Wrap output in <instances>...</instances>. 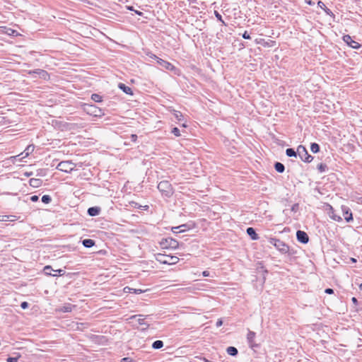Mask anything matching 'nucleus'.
Wrapping results in <instances>:
<instances>
[{
	"label": "nucleus",
	"mask_w": 362,
	"mask_h": 362,
	"mask_svg": "<svg viewBox=\"0 0 362 362\" xmlns=\"http://www.w3.org/2000/svg\"><path fill=\"white\" fill-rule=\"evenodd\" d=\"M82 108L88 115L95 117H101L105 115L103 109L100 108L92 103H84L82 105Z\"/></svg>",
	"instance_id": "f257e3e1"
},
{
	"label": "nucleus",
	"mask_w": 362,
	"mask_h": 362,
	"mask_svg": "<svg viewBox=\"0 0 362 362\" xmlns=\"http://www.w3.org/2000/svg\"><path fill=\"white\" fill-rule=\"evenodd\" d=\"M156 260L163 264H175L178 262L179 258L177 256L157 253L155 255Z\"/></svg>",
	"instance_id": "f03ea898"
},
{
	"label": "nucleus",
	"mask_w": 362,
	"mask_h": 362,
	"mask_svg": "<svg viewBox=\"0 0 362 362\" xmlns=\"http://www.w3.org/2000/svg\"><path fill=\"white\" fill-rule=\"evenodd\" d=\"M157 188L163 197L168 198L170 197L174 193L173 186L168 180L160 181L158 183Z\"/></svg>",
	"instance_id": "7ed1b4c3"
},
{
	"label": "nucleus",
	"mask_w": 362,
	"mask_h": 362,
	"mask_svg": "<svg viewBox=\"0 0 362 362\" xmlns=\"http://www.w3.org/2000/svg\"><path fill=\"white\" fill-rule=\"evenodd\" d=\"M159 244L162 249H177L179 247L178 241L171 237L162 238Z\"/></svg>",
	"instance_id": "20e7f679"
},
{
	"label": "nucleus",
	"mask_w": 362,
	"mask_h": 362,
	"mask_svg": "<svg viewBox=\"0 0 362 362\" xmlns=\"http://www.w3.org/2000/svg\"><path fill=\"white\" fill-rule=\"evenodd\" d=\"M197 226V223L194 221H189L186 223L182 224L180 226L172 227L171 230L174 233H184L185 231L195 228Z\"/></svg>",
	"instance_id": "39448f33"
},
{
	"label": "nucleus",
	"mask_w": 362,
	"mask_h": 362,
	"mask_svg": "<svg viewBox=\"0 0 362 362\" xmlns=\"http://www.w3.org/2000/svg\"><path fill=\"white\" fill-rule=\"evenodd\" d=\"M76 164L71 160L61 161L57 166V169L64 173H71L74 170Z\"/></svg>",
	"instance_id": "423d86ee"
},
{
	"label": "nucleus",
	"mask_w": 362,
	"mask_h": 362,
	"mask_svg": "<svg viewBox=\"0 0 362 362\" xmlns=\"http://www.w3.org/2000/svg\"><path fill=\"white\" fill-rule=\"evenodd\" d=\"M297 153L302 160L306 163H310L313 157L310 156L303 146H299L297 148Z\"/></svg>",
	"instance_id": "0eeeda50"
},
{
	"label": "nucleus",
	"mask_w": 362,
	"mask_h": 362,
	"mask_svg": "<svg viewBox=\"0 0 362 362\" xmlns=\"http://www.w3.org/2000/svg\"><path fill=\"white\" fill-rule=\"evenodd\" d=\"M274 245L279 251H280L283 254L287 253L289 250V247L284 242L279 240H276L274 243Z\"/></svg>",
	"instance_id": "6e6552de"
},
{
	"label": "nucleus",
	"mask_w": 362,
	"mask_h": 362,
	"mask_svg": "<svg viewBox=\"0 0 362 362\" xmlns=\"http://www.w3.org/2000/svg\"><path fill=\"white\" fill-rule=\"evenodd\" d=\"M256 333L253 331H248L247 335V343L249 344V346L255 349V348L258 347V344L255 343V338Z\"/></svg>",
	"instance_id": "1a4fd4ad"
},
{
	"label": "nucleus",
	"mask_w": 362,
	"mask_h": 362,
	"mask_svg": "<svg viewBox=\"0 0 362 362\" xmlns=\"http://www.w3.org/2000/svg\"><path fill=\"white\" fill-rule=\"evenodd\" d=\"M158 64H159L161 67L170 70V71H174L176 69L175 66L170 63L169 62H167L161 58H159L157 62Z\"/></svg>",
	"instance_id": "9d476101"
},
{
	"label": "nucleus",
	"mask_w": 362,
	"mask_h": 362,
	"mask_svg": "<svg viewBox=\"0 0 362 362\" xmlns=\"http://www.w3.org/2000/svg\"><path fill=\"white\" fill-rule=\"evenodd\" d=\"M343 40L348 45H349L350 47H351L352 48L354 49H358L360 47H361V45L353 40L351 37L350 35H344L343 37Z\"/></svg>",
	"instance_id": "9b49d317"
},
{
	"label": "nucleus",
	"mask_w": 362,
	"mask_h": 362,
	"mask_svg": "<svg viewBox=\"0 0 362 362\" xmlns=\"http://www.w3.org/2000/svg\"><path fill=\"white\" fill-rule=\"evenodd\" d=\"M141 316V315H132L130 317V319L136 320L137 323L140 325H144L145 327L141 329V330L144 331V330L147 329L149 327L150 325L145 321L144 318H141L140 317Z\"/></svg>",
	"instance_id": "f8f14e48"
},
{
	"label": "nucleus",
	"mask_w": 362,
	"mask_h": 362,
	"mask_svg": "<svg viewBox=\"0 0 362 362\" xmlns=\"http://www.w3.org/2000/svg\"><path fill=\"white\" fill-rule=\"evenodd\" d=\"M297 240L302 243H307L309 240L308 234L302 230H298L296 233Z\"/></svg>",
	"instance_id": "ddd939ff"
},
{
	"label": "nucleus",
	"mask_w": 362,
	"mask_h": 362,
	"mask_svg": "<svg viewBox=\"0 0 362 362\" xmlns=\"http://www.w3.org/2000/svg\"><path fill=\"white\" fill-rule=\"evenodd\" d=\"M29 74H37L40 76V78L45 79L48 76V73L47 71L40 69H36L34 70L29 71Z\"/></svg>",
	"instance_id": "4468645a"
},
{
	"label": "nucleus",
	"mask_w": 362,
	"mask_h": 362,
	"mask_svg": "<svg viewBox=\"0 0 362 362\" xmlns=\"http://www.w3.org/2000/svg\"><path fill=\"white\" fill-rule=\"evenodd\" d=\"M101 212V208L100 206H91L87 210V214L90 216H98Z\"/></svg>",
	"instance_id": "2eb2a0df"
},
{
	"label": "nucleus",
	"mask_w": 362,
	"mask_h": 362,
	"mask_svg": "<svg viewBox=\"0 0 362 362\" xmlns=\"http://www.w3.org/2000/svg\"><path fill=\"white\" fill-rule=\"evenodd\" d=\"M327 214H328L329 216L334 221L339 222L342 220V218L340 216H338L335 214V211H334L333 207L330 205H329V209H328Z\"/></svg>",
	"instance_id": "dca6fc26"
},
{
	"label": "nucleus",
	"mask_w": 362,
	"mask_h": 362,
	"mask_svg": "<svg viewBox=\"0 0 362 362\" xmlns=\"http://www.w3.org/2000/svg\"><path fill=\"white\" fill-rule=\"evenodd\" d=\"M118 88L122 91H123L124 93H126L127 95H134L132 89L129 86H127L126 84H124L123 83H119Z\"/></svg>",
	"instance_id": "f3484780"
},
{
	"label": "nucleus",
	"mask_w": 362,
	"mask_h": 362,
	"mask_svg": "<svg viewBox=\"0 0 362 362\" xmlns=\"http://www.w3.org/2000/svg\"><path fill=\"white\" fill-rule=\"evenodd\" d=\"M246 233L252 240H256L259 239V235L254 228L248 227L246 230Z\"/></svg>",
	"instance_id": "a211bd4d"
},
{
	"label": "nucleus",
	"mask_w": 362,
	"mask_h": 362,
	"mask_svg": "<svg viewBox=\"0 0 362 362\" xmlns=\"http://www.w3.org/2000/svg\"><path fill=\"white\" fill-rule=\"evenodd\" d=\"M2 28L4 29L3 32L9 36L17 37L20 35L19 33L16 30L7 27H2Z\"/></svg>",
	"instance_id": "6ab92c4d"
},
{
	"label": "nucleus",
	"mask_w": 362,
	"mask_h": 362,
	"mask_svg": "<svg viewBox=\"0 0 362 362\" xmlns=\"http://www.w3.org/2000/svg\"><path fill=\"white\" fill-rule=\"evenodd\" d=\"M43 183V181L39 178H30L29 180V184L31 187L34 188H37L40 187Z\"/></svg>",
	"instance_id": "aec40b11"
},
{
	"label": "nucleus",
	"mask_w": 362,
	"mask_h": 362,
	"mask_svg": "<svg viewBox=\"0 0 362 362\" xmlns=\"http://www.w3.org/2000/svg\"><path fill=\"white\" fill-rule=\"evenodd\" d=\"M82 245L86 248H90L95 245V241L90 238H86L81 240Z\"/></svg>",
	"instance_id": "412c9836"
},
{
	"label": "nucleus",
	"mask_w": 362,
	"mask_h": 362,
	"mask_svg": "<svg viewBox=\"0 0 362 362\" xmlns=\"http://www.w3.org/2000/svg\"><path fill=\"white\" fill-rule=\"evenodd\" d=\"M341 209L344 213V219L347 222H349L350 221H351L353 219V217H352V214H351V212H350L349 209L345 206H342Z\"/></svg>",
	"instance_id": "4be33fe9"
},
{
	"label": "nucleus",
	"mask_w": 362,
	"mask_h": 362,
	"mask_svg": "<svg viewBox=\"0 0 362 362\" xmlns=\"http://www.w3.org/2000/svg\"><path fill=\"white\" fill-rule=\"evenodd\" d=\"M226 353L231 356H236L238 354V349L235 346H228L226 349Z\"/></svg>",
	"instance_id": "5701e85b"
},
{
	"label": "nucleus",
	"mask_w": 362,
	"mask_h": 362,
	"mask_svg": "<svg viewBox=\"0 0 362 362\" xmlns=\"http://www.w3.org/2000/svg\"><path fill=\"white\" fill-rule=\"evenodd\" d=\"M55 270L52 269V266L50 265H46L43 268V273L45 275L48 276H53V274H52V272H54Z\"/></svg>",
	"instance_id": "b1692460"
},
{
	"label": "nucleus",
	"mask_w": 362,
	"mask_h": 362,
	"mask_svg": "<svg viewBox=\"0 0 362 362\" xmlns=\"http://www.w3.org/2000/svg\"><path fill=\"white\" fill-rule=\"evenodd\" d=\"M74 305L70 304V303H66L65 305H64L59 310L62 313H70L72 311V308L74 307Z\"/></svg>",
	"instance_id": "393cba45"
},
{
	"label": "nucleus",
	"mask_w": 362,
	"mask_h": 362,
	"mask_svg": "<svg viewBox=\"0 0 362 362\" xmlns=\"http://www.w3.org/2000/svg\"><path fill=\"white\" fill-rule=\"evenodd\" d=\"M90 98L93 101L97 103H100L103 102V96L98 93H93L90 96Z\"/></svg>",
	"instance_id": "a878e982"
},
{
	"label": "nucleus",
	"mask_w": 362,
	"mask_h": 362,
	"mask_svg": "<svg viewBox=\"0 0 362 362\" xmlns=\"http://www.w3.org/2000/svg\"><path fill=\"white\" fill-rule=\"evenodd\" d=\"M164 345V343L162 340H156L153 342L151 346L153 349H160Z\"/></svg>",
	"instance_id": "bb28decb"
},
{
	"label": "nucleus",
	"mask_w": 362,
	"mask_h": 362,
	"mask_svg": "<svg viewBox=\"0 0 362 362\" xmlns=\"http://www.w3.org/2000/svg\"><path fill=\"white\" fill-rule=\"evenodd\" d=\"M274 168H275V170L278 173H283L285 170L284 165L281 163H279V162H276L274 164Z\"/></svg>",
	"instance_id": "cd10ccee"
},
{
	"label": "nucleus",
	"mask_w": 362,
	"mask_h": 362,
	"mask_svg": "<svg viewBox=\"0 0 362 362\" xmlns=\"http://www.w3.org/2000/svg\"><path fill=\"white\" fill-rule=\"evenodd\" d=\"M35 149V145L34 144H30L28 145L23 153H25V156H29L30 153H33Z\"/></svg>",
	"instance_id": "c85d7f7f"
},
{
	"label": "nucleus",
	"mask_w": 362,
	"mask_h": 362,
	"mask_svg": "<svg viewBox=\"0 0 362 362\" xmlns=\"http://www.w3.org/2000/svg\"><path fill=\"white\" fill-rule=\"evenodd\" d=\"M52 199L50 195L49 194H44L42 198L41 201L45 204H48L52 202Z\"/></svg>",
	"instance_id": "c756f323"
},
{
	"label": "nucleus",
	"mask_w": 362,
	"mask_h": 362,
	"mask_svg": "<svg viewBox=\"0 0 362 362\" xmlns=\"http://www.w3.org/2000/svg\"><path fill=\"white\" fill-rule=\"evenodd\" d=\"M88 328V324L87 323H76V330L83 331L85 329Z\"/></svg>",
	"instance_id": "7c9ffc66"
},
{
	"label": "nucleus",
	"mask_w": 362,
	"mask_h": 362,
	"mask_svg": "<svg viewBox=\"0 0 362 362\" xmlns=\"http://www.w3.org/2000/svg\"><path fill=\"white\" fill-rule=\"evenodd\" d=\"M173 115L178 121L182 120L184 117L182 112L175 110H173Z\"/></svg>",
	"instance_id": "2f4dec72"
},
{
	"label": "nucleus",
	"mask_w": 362,
	"mask_h": 362,
	"mask_svg": "<svg viewBox=\"0 0 362 362\" xmlns=\"http://www.w3.org/2000/svg\"><path fill=\"white\" fill-rule=\"evenodd\" d=\"M286 156L288 157L296 156L298 155L297 151H295L293 148H287L286 151Z\"/></svg>",
	"instance_id": "473e14b6"
},
{
	"label": "nucleus",
	"mask_w": 362,
	"mask_h": 362,
	"mask_svg": "<svg viewBox=\"0 0 362 362\" xmlns=\"http://www.w3.org/2000/svg\"><path fill=\"white\" fill-rule=\"evenodd\" d=\"M54 274H53V276H62L66 274L65 270L62 269H59L54 271Z\"/></svg>",
	"instance_id": "72a5a7b5"
},
{
	"label": "nucleus",
	"mask_w": 362,
	"mask_h": 362,
	"mask_svg": "<svg viewBox=\"0 0 362 362\" xmlns=\"http://www.w3.org/2000/svg\"><path fill=\"white\" fill-rule=\"evenodd\" d=\"M310 150L313 153H315L320 151V146L316 143H313L310 146Z\"/></svg>",
	"instance_id": "f704fd0d"
},
{
	"label": "nucleus",
	"mask_w": 362,
	"mask_h": 362,
	"mask_svg": "<svg viewBox=\"0 0 362 362\" xmlns=\"http://www.w3.org/2000/svg\"><path fill=\"white\" fill-rule=\"evenodd\" d=\"M128 288L129 290V293H135V294H141L144 293V291L139 288H132L129 287H126L124 289Z\"/></svg>",
	"instance_id": "c9c22d12"
},
{
	"label": "nucleus",
	"mask_w": 362,
	"mask_h": 362,
	"mask_svg": "<svg viewBox=\"0 0 362 362\" xmlns=\"http://www.w3.org/2000/svg\"><path fill=\"white\" fill-rule=\"evenodd\" d=\"M37 177H44L46 175V170L45 169H42V168H40V169H38L36 172V175H35Z\"/></svg>",
	"instance_id": "e433bc0d"
},
{
	"label": "nucleus",
	"mask_w": 362,
	"mask_h": 362,
	"mask_svg": "<svg viewBox=\"0 0 362 362\" xmlns=\"http://www.w3.org/2000/svg\"><path fill=\"white\" fill-rule=\"evenodd\" d=\"M214 16L216 18L218 21L225 24V22L223 20L222 16L217 11H214Z\"/></svg>",
	"instance_id": "4c0bfd02"
},
{
	"label": "nucleus",
	"mask_w": 362,
	"mask_h": 362,
	"mask_svg": "<svg viewBox=\"0 0 362 362\" xmlns=\"http://www.w3.org/2000/svg\"><path fill=\"white\" fill-rule=\"evenodd\" d=\"M171 133L177 137L180 136V131L177 127L172 129Z\"/></svg>",
	"instance_id": "58836bf2"
},
{
	"label": "nucleus",
	"mask_w": 362,
	"mask_h": 362,
	"mask_svg": "<svg viewBox=\"0 0 362 362\" xmlns=\"http://www.w3.org/2000/svg\"><path fill=\"white\" fill-rule=\"evenodd\" d=\"M132 204H134V207H136L137 209H144L145 211L148 210V205L141 206V205L139 204L136 202H132Z\"/></svg>",
	"instance_id": "ea45409f"
},
{
	"label": "nucleus",
	"mask_w": 362,
	"mask_h": 362,
	"mask_svg": "<svg viewBox=\"0 0 362 362\" xmlns=\"http://www.w3.org/2000/svg\"><path fill=\"white\" fill-rule=\"evenodd\" d=\"M21 357V356H18L17 357H13V356H8L6 358L7 362H18V359Z\"/></svg>",
	"instance_id": "a19ab883"
},
{
	"label": "nucleus",
	"mask_w": 362,
	"mask_h": 362,
	"mask_svg": "<svg viewBox=\"0 0 362 362\" xmlns=\"http://www.w3.org/2000/svg\"><path fill=\"white\" fill-rule=\"evenodd\" d=\"M317 169L320 171V172H325L327 169V165H325V164H322V163H320L317 165Z\"/></svg>",
	"instance_id": "79ce46f5"
},
{
	"label": "nucleus",
	"mask_w": 362,
	"mask_h": 362,
	"mask_svg": "<svg viewBox=\"0 0 362 362\" xmlns=\"http://www.w3.org/2000/svg\"><path fill=\"white\" fill-rule=\"evenodd\" d=\"M29 307V303L27 302V301H23L21 302V308L23 309V310H25L27 308H28Z\"/></svg>",
	"instance_id": "37998d69"
},
{
	"label": "nucleus",
	"mask_w": 362,
	"mask_h": 362,
	"mask_svg": "<svg viewBox=\"0 0 362 362\" xmlns=\"http://www.w3.org/2000/svg\"><path fill=\"white\" fill-rule=\"evenodd\" d=\"M242 37L245 40H250L251 38L250 34L247 30L243 33Z\"/></svg>",
	"instance_id": "c03bdc74"
},
{
	"label": "nucleus",
	"mask_w": 362,
	"mask_h": 362,
	"mask_svg": "<svg viewBox=\"0 0 362 362\" xmlns=\"http://www.w3.org/2000/svg\"><path fill=\"white\" fill-rule=\"evenodd\" d=\"M11 216H8V215H3V216H0V221H8V218ZM13 217H14L13 216H12Z\"/></svg>",
	"instance_id": "a18cd8bd"
},
{
	"label": "nucleus",
	"mask_w": 362,
	"mask_h": 362,
	"mask_svg": "<svg viewBox=\"0 0 362 362\" xmlns=\"http://www.w3.org/2000/svg\"><path fill=\"white\" fill-rule=\"evenodd\" d=\"M30 200L32 202H37L39 200V196H38V195H32V196L30 197Z\"/></svg>",
	"instance_id": "49530a36"
},
{
	"label": "nucleus",
	"mask_w": 362,
	"mask_h": 362,
	"mask_svg": "<svg viewBox=\"0 0 362 362\" xmlns=\"http://www.w3.org/2000/svg\"><path fill=\"white\" fill-rule=\"evenodd\" d=\"M120 362H135V361L129 357H124L121 359Z\"/></svg>",
	"instance_id": "de8ad7c7"
},
{
	"label": "nucleus",
	"mask_w": 362,
	"mask_h": 362,
	"mask_svg": "<svg viewBox=\"0 0 362 362\" xmlns=\"http://www.w3.org/2000/svg\"><path fill=\"white\" fill-rule=\"evenodd\" d=\"M147 55H148L150 58L153 59H155V60H156V61L159 59V57H157L156 54H153L152 52H148V53H147Z\"/></svg>",
	"instance_id": "09e8293b"
},
{
	"label": "nucleus",
	"mask_w": 362,
	"mask_h": 362,
	"mask_svg": "<svg viewBox=\"0 0 362 362\" xmlns=\"http://www.w3.org/2000/svg\"><path fill=\"white\" fill-rule=\"evenodd\" d=\"M138 136L135 134H132L130 136V139L132 142H136L137 141Z\"/></svg>",
	"instance_id": "8fccbe9b"
},
{
	"label": "nucleus",
	"mask_w": 362,
	"mask_h": 362,
	"mask_svg": "<svg viewBox=\"0 0 362 362\" xmlns=\"http://www.w3.org/2000/svg\"><path fill=\"white\" fill-rule=\"evenodd\" d=\"M223 325V320L222 319H218V320L216 321V327H221V325Z\"/></svg>",
	"instance_id": "3c124183"
},
{
	"label": "nucleus",
	"mask_w": 362,
	"mask_h": 362,
	"mask_svg": "<svg viewBox=\"0 0 362 362\" xmlns=\"http://www.w3.org/2000/svg\"><path fill=\"white\" fill-rule=\"evenodd\" d=\"M298 204H295L291 207L292 211L296 212L298 211Z\"/></svg>",
	"instance_id": "603ef678"
},
{
	"label": "nucleus",
	"mask_w": 362,
	"mask_h": 362,
	"mask_svg": "<svg viewBox=\"0 0 362 362\" xmlns=\"http://www.w3.org/2000/svg\"><path fill=\"white\" fill-rule=\"evenodd\" d=\"M202 276H204V277H208V276H211L210 275V272L209 271H204L202 272Z\"/></svg>",
	"instance_id": "864d4df0"
},
{
	"label": "nucleus",
	"mask_w": 362,
	"mask_h": 362,
	"mask_svg": "<svg viewBox=\"0 0 362 362\" xmlns=\"http://www.w3.org/2000/svg\"><path fill=\"white\" fill-rule=\"evenodd\" d=\"M325 292L327 294H332L334 293V291L332 288H326Z\"/></svg>",
	"instance_id": "5fc2aeb1"
},
{
	"label": "nucleus",
	"mask_w": 362,
	"mask_h": 362,
	"mask_svg": "<svg viewBox=\"0 0 362 362\" xmlns=\"http://www.w3.org/2000/svg\"><path fill=\"white\" fill-rule=\"evenodd\" d=\"M318 6L321 8H323L325 7V5L323 2H322L321 1H318L317 3Z\"/></svg>",
	"instance_id": "6e6d98bb"
},
{
	"label": "nucleus",
	"mask_w": 362,
	"mask_h": 362,
	"mask_svg": "<svg viewBox=\"0 0 362 362\" xmlns=\"http://www.w3.org/2000/svg\"><path fill=\"white\" fill-rule=\"evenodd\" d=\"M24 175H25L26 177H30L31 175H33V173L32 171H30V172H25V173H24Z\"/></svg>",
	"instance_id": "4d7b16f0"
},
{
	"label": "nucleus",
	"mask_w": 362,
	"mask_h": 362,
	"mask_svg": "<svg viewBox=\"0 0 362 362\" xmlns=\"http://www.w3.org/2000/svg\"><path fill=\"white\" fill-rule=\"evenodd\" d=\"M134 13H135L136 15L139 16H143V13H142L141 11H139L135 10V11H134Z\"/></svg>",
	"instance_id": "13d9d810"
},
{
	"label": "nucleus",
	"mask_w": 362,
	"mask_h": 362,
	"mask_svg": "<svg viewBox=\"0 0 362 362\" xmlns=\"http://www.w3.org/2000/svg\"><path fill=\"white\" fill-rule=\"evenodd\" d=\"M272 139H273V143H274V142H275V143H276V144H280V140H279V139H275L274 136H273V137H272Z\"/></svg>",
	"instance_id": "bf43d9fd"
},
{
	"label": "nucleus",
	"mask_w": 362,
	"mask_h": 362,
	"mask_svg": "<svg viewBox=\"0 0 362 362\" xmlns=\"http://www.w3.org/2000/svg\"><path fill=\"white\" fill-rule=\"evenodd\" d=\"M127 8L128 10H129V11H134H134H135V10L134 9V7H133L132 6H127Z\"/></svg>",
	"instance_id": "052dcab7"
},
{
	"label": "nucleus",
	"mask_w": 362,
	"mask_h": 362,
	"mask_svg": "<svg viewBox=\"0 0 362 362\" xmlns=\"http://www.w3.org/2000/svg\"><path fill=\"white\" fill-rule=\"evenodd\" d=\"M325 12L327 13V14H331L332 13V11L329 10V9H325Z\"/></svg>",
	"instance_id": "680f3d73"
},
{
	"label": "nucleus",
	"mask_w": 362,
	"mask_h": 362,
	"mask_svg": "<svg viewBox=\"0 0 362 362\" xmlns=\"http://www.w3.org/2000/svg\"><path fill=\"white\" fill-rule=\"evenodd\" d=\"M352 302L354 303H357V299L355 298V297H353L352 299H351Z\"/></svg>",
	"instance_id": "e2e57ef3"
},
{
	"label": "nucleus",
	"mask_w": 362,
	"mask_h": 362,
	"mask_svg": "<svg viewBox=\"0 0 362 362\" xmlns=\"http://www.w3.org/2000/svg\"><path fill=\"white\" fill-rule=\"evenodd\" d=\"M307 4H308L309 5H313L314 4V3L311 1V0H309V1H306Z\"/></svg>",
	"instance_id": "0e129e2a"
},
{
	"label": "nucleus",
	"mask_w": 362,
	"mask_h": 362,
	"mask_svg": "<svg viewBox=\"0 0 362 362\" xmlns=\"http://www.w3.org/2000/svg\"><path fill=\"white\" fill-rule=\"evenodd\" d=\"M351 260L352 262H356V259H354V258H351Z\"/></svg>",
	"instance_id": "69168bd1"
},
{
	"label": "nucleus",
	"mask_w": 362,
	"mask_h": 362,
	"mask_svg": "<svg viewBox=\"0 0 362 362\" xmlns=\"http://www.w3.org/2000/svg\"><path fill=\"white\" fill-rule=\"evenodd\" d=\"M190 3H194L196 0H189Z\"/></svg>",
	"instance_id": "338daca9"
},
{
	"label": "nucleus",
	"mask_w": 362,
	"mask_h": 362,
	"mask_svg": "<svg viewBox=\"0 0 362 362\" xmlns=\"http://www.w3.org/2000/svg\"><path fill=\"white\" fill-rule=\"evenodd\" d=\"M360 288L362 290V284L360 285Z\"/></svg>",
	"instance_id": "774afa93"
}]
</instances>
